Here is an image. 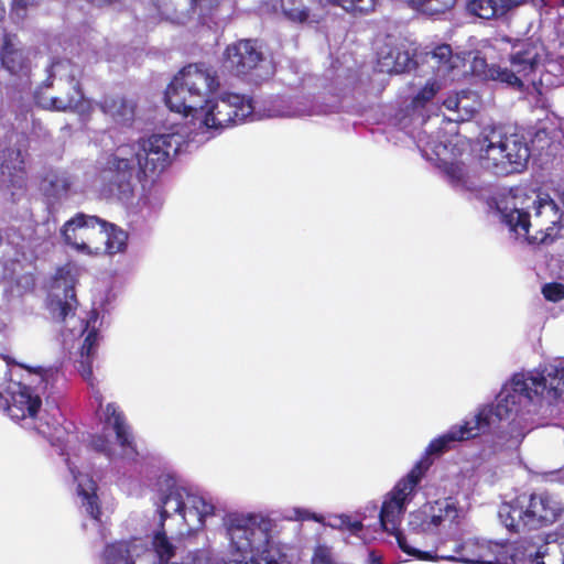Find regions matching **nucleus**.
Instances as JSON below:
<instances>
[{
  "label": "nucleus",
  "mask_w": 564,
  "mask_h": 564,
  "mask_svg": "<svg viewBox=\"0 0 564 564\" xmlns=\"http://www.w3.org/2000/svg\"><path fill=\"white\" fill-rule=\"evenodd\" d=\"M452 542L454 543L453 553H445L440 549L436 557L466 564H499L507 558V546L503 543L478 539Z\"/></svg>",
  "instance_id": "16"
},
{
  "label": "nucleus",
  "mask_w": 564,
  "mask_h": 564,
  "mask_svg": "<svg viewBox=\"0 0 564 564\" xmlns=\"http://www.w3.org/2000/svg\"><path fill=\"white\" fill-rule=\"evenodd\" d=\"M224 74L260 85L274 75V66L258 40L240 39L228 44L220 57Z\"/></svg>",
  "instance_id": "4"
},
{
  "label": "nucleus",
  "mask_w": 564,
  "mask_h": 564,
  "mask_svg": "<svg viewBox=\"0 0 564 564\" xmlns=\"http://www.w3.org/2000/svg\"><path fill=\"white\" fill-rule=\"evenodd\" d=\"M42 1L43 0H12L11 14L24 19L26 17V10L30 7L39 6Z\"/></svg>",
  "instance_id": "41"
},
{
  "label": "nucleus",
  "mask_w": 564,
  "mask_h": 564,
  "mask_svg": "<svg viewBox=\"0 0 564 564\" xmlns=\"http://www.w3.org/2000/svg\"><path fill=\"white\" fill-rule=\"evenodd\" d=\"M77 283V269L74 264L66 263L59 267L54 275V288L62 289L63 294L54 293L47 299V310L51 316L65 322L68 316H73L78 306L75 285Z\"/></svg>",
  "instance_id": "18"
},
{
  "label": "nucleus",
  "mask_w": 564,
  "mask_h": 564,
  "mask_svg": "<svg viewBox=\"0 0 564 564\" xmlns=\"http://www.w3.org/2000/svg\"><path fill=\"white\" fill-rule=\"evenodd\" d=\"M505 223L514 232H522L530 245L550 246L561 237V216L552 200L538 202L533 223L530 214L523 209L512 208L502 212Z\"/></svg>",
  "instance_id": "6"
},
{
  "label": "nucleus",
  "mask_w": 564,
  "mask_h": 564,
  "mask_svg": "<svg viewBox=\"0 0 564 564\" xmlns=\"http://www.w3.org/2000/svg\"><path fill=\"white\" fill-rule=\"evenodd\" d=\"M219 87V76L212 65L191 63L181 68L167 85L165 104L171 111L188 117Z\"/></svg>",
  "instance_id": "1"
},
{
  "label": "nucleus",
  "mask_w": 564,
  "mask_h": 564,
  "mask_svg": "<svg viewBox=\"0 0 564 564\" xmlns=\"http://www.w3.org/2000/svg\"><path fill=\"white\" fill-rule=\"evenodd\" d=\"M78 496L82 498V505L91 519L101 522V506L97 495V484L93 479H88V488H84L83 484H78Z\"/></svg>",
  "instance_id": "31"
},
{
  "label": "nucleus",
  "mask_w": 564,
  "mask_h": 564,
  "mask_svg": "<svg viewBox=\"0 0 564 564\" xmlns=\"http://www.w3.org/2000/svg\"><path fill=\"white\" fill-rule=\"evenodd\" d=\"M6 404H7V399L0 392V408H4Z\"/></svg>",
  "instance_id": "48"
},
{
  "label": "nucleus",
  "mask_w": 564,
  "mask_h": 564,
  "mask_svg": "<svg viewBox=\"0 0 564 564\" xmlns=\"http://www.w3.org/2000/svg\"><path fill=\"white\" fill-rule=\"evenodd\" d=\"M543 296L551 302H558L564 299V284L557 282L546 283L542 288Z\"/></svg>",
  "instance_id": "39"
},
{
  "label": "nucleus",
  "mask_w": 564,
  "mask_h": 564,
  "mask_svg": "<svg viewBox=\"0 0 564 564\" xmlns=\"http://www.w3.org/2000/svg\"><path fill=\"white\" fill-rule=\"evenodd\" d=\"M430 465L431 463L427 459L419 462L386 496L379 512V520L383 530H397V527H400L401 516L404 512V501L414 491Z\"/></svg>",
  "instance_id": "15"
},
{
  "label": "nucleus",
  "mask_w": 564,
  "mask_h": 564,
  "mask_svg": "<svg viewBox=\"0 0 564 564\" xmlns=\"http://www.w3.org/2000/svg\"><path fill=\"white\" fill-rule=\"evenodd\" d=\"M253 106L249 98L235 93H226L215 99H206L189 116L200 129L220 131L232 124L243 122L251 116Z\"/></svg>",
  "instance_id": "7"
},
{
  "label": "nucleus",
  "mask_w": 564,
  "mask_h": 564,
  "mask_svg": "<svg viewBox=\"0 0 564 564\" xmlns=\"http://www.w3.org/2000/svg\"><path fill=\"white\" fill-rule=\"evenodd\" d=\"M443 172L453 184L466 183L467 171L463 162H445Z\"/></svg>",
  "instance_id": "37"
},
{
  "label": "nucleus",
  "mask_w": 564,
  "mask_h": 564,
  "mask_svg": "<svg viewBox=\"0 0 564 564\" xmlns=\"http://www.w3.org/2000/svg\"><path fill=\"white\" fill-rule=\"evenodd\" d=\"M227 534L232 554L238 557L231 560L234 564H279L270 555H246L253 552H265L271 541L272 522L270 519L256 514H228L226 520Z\"/></svg>",
  "instance_id": "3"
},
{
  "label": "nucleus",
  "mask_w": 564,
  "mask_h": 564,
  "mask_svg": "<svg viewBox=\"0 0 564 564\" xmlns=\"http://www.w3.org/2000/svg\"><path fill=\"white\" fill-rule=\"evenodd\" d=\"M138 164L135 152L129 144H122L108 158L105 172L111 195L120 200L132 198L133 178L137 177Z\"/></svg>",
  "instance_id": "14"
},
{
  "label": "nucleus",
  "mask_w": 564,
  "mask_h": 564,
  "mask_svg": "<svg viewBox=\"0 0 564 564\" xmlns=\"http://www.w3.org/2000/svg\"><path fill=\"white\" fill-rule=\"evenodd\" d=\"M90 446L99 453L110 455V443L109 440L104 435H94L90 441Z\"/></svg>",
  "instance_id": "42"
},
{
  "label": "nucleus",
  "mask_w": 564,
  "mask_h": 564,
  "mask_svg": "<svg viewBox=\"0 0 564 564\" xmlns=\"http://www.w3.org/2000/svg\"><path fill=\"white\" fill-rule=\"evenodd\" d=\"M185 489L178 487L174 480H166V490L160 501V527H164V522L172 513L185 517Z\"/></svg>",
  "instance_id": "24"
},
{
  "label": "nucleus",
  "mask_w": 564,
  "mask_h": 564,
  "mask_svg": "<svg viewBox=\"0 0 564 564\" xmlns=\"http://www.w3.org/2000/svg\"><path fill=\"white\" fill-rule=\"evenodd\" d=\"M544 45L532 39L518 40L511 46L509 63L511 68L491 65L488 75L491 79L511 86L518 90L524 88L522 78L534 74L542 62Z\"/></svg>",
  "instance_id": "8"
},
{
  "label": "nucleus",
  "mask_w": 564,
  "mask_h": 564,
  "mask_svg": "<svg viewBox=\"0 0 564 564\" xmlns=\"http://www.w3.org/2000/svg\"><path fill=\"white\" fill-rule=\"evenodd\" d=\"M563 512L561 499L544 490L517 496L501 507L499 517L510 532L521 533L552 525Z\"/></svg>",
  "instance_id": "2"
},
{
  "label": "nucleus",
  "mask_w": 564,
  "mask_h": 564,
  "mask_svg": "<svg viewBox=\"0 0 564 564\" xmlns=\"http://www.w3.org/2000/svg\"><path fill=\"white\" fill-rule=\"evenodd\" d=\"M561 6L564 7V0H561Z\"/></svg>",
  "instance_id": "51"
},
{
  "label": "nucleus",
  "mask_w": 564,
  "mask_h": 564,
  "mask_svg": "<svg viewBox=\"0 0 564 564\" xmlns=\"http://www.w3.org/2000/svg\"><path fill=\"white\" fill-rule=\"evenodd\" d=\"M93 360L94 357H88L84 355V357H82V360H79L78 362V371L80 372L82 377L87 381L93 379Z\"/></svg>",
  "instance_id": "43"
},
{
  "label": "nucleus",
  "mask_w": 564,
  "mask_h": 564,
  "mask_svg": "<svg viewBox=\"0 0 564 564\" xmlns=\"http://www.w3.org/2000/svg\"><path fill=\"white\" fill-rule=\"evenodd\" d=\"M0 11H1V13H3V12H4V9L0 7Z\"/></svg>",
  "instance_id": "52"
},
{
  "label": "nucleus",
  "mask_w": 564,
  "mask_h": 564,
  "mask_svg": "<svg viewBox=\"0 0 564 564\" xmlns=\"http://www.w3.org/2000/svg\"><path fill=\"white\" fill-rule=\"evenodd\" d=\"M35 372L41 375L42 379L46 380L47 370H43L42 368H39V370H35Z\"/></svg>",
  "instance_id": "47"
},
{
  "label": "nucleus",
  "mask_w": 564,
  "mask_h": 564,
  "mask_svg": "<svg viewBox=\"0 0 564 564\" xmlns=\"http://www.w3.org/2000/svg\"><path fill=\"white\" fill-rule=\"evenodd\" d=\"M10 397V401L7 400V404L2 409L15 421L26 417L34 419L42 406L41 397L31 387L21 382L11 389Z\"/></svg>",
  "instance_id": "21"
},
{
  "label": "nucleus",
  "mask_w": 564,
  "mask_h": 564,
  "mask_svg": "<svg viewBox=\"0 0 564 564\" xmlns=\"http://www.w3.org/2000/svg\"><path fill=\"white\" fill-rule=\"evenodd\" d=\"M536 564H564V536L546 540L535 553Z\"/></svg>",
  "instance_id": "30"
},
{
  "label": "nucleus",
  "mask_w": 564,
  "mask_h": 564,
  "mask_svg": "<svg viewBox=\"0 0 564 564\" xmlns=\"http://www.w3.org/2000/svg\"><path fill=\"white\" fill-rule=\"evenodd\" d=\"M379 65L382 72L400 74L414 67L415 62L408 51L389 47L388 51L381 50L379 53Z\"/></svg>",
  "instance_id": "25"
},
{
  "label": "nucleus",
  "mask_w": 564,
  "mask_h": 564,
  "mask_svg": "<svg viewBox=\"0 0 564 564\" xmlns=\"http://www.w3.org/2000/svg\"><path fill=\"white\" fill-rule=\"evenodd\" d=\"M338 524L337 527L340 530L348 531L349 533L354 535H358L359 532L362 531L364 524L360 520L354 519L351 516L348 514H341L337 518Z\"/></svg>",
  "instance_id": "38"
},
{
  "label": "nucleus",
  "mask_w": 564,
  "mask_h": 564,
  "mask_svg": "<svg viewBox=\"0 0 564 564\" xmlns=\"http://www.w3.org/2000/svg\"><path fill=\"white\" fill-rule=\"evenodd\" d=\"M543 4L547 3V0H540Z\"/></svg>",
  "instance_id": "49"
},
{
  "label": "nucleus",
  "mask_w": 564,
  "mask_h": 564,
  "mask_svg": "<svg viewBox=\"0 0 564 564\" xmlns=\"http://www.w3.org/2000/svg\"><path fill=\"white\" fill-rule=\"evenodd\" d=\"M80 67L68 58H58L54 61L48 69L46 78L47 86H53V83L65 82L68 86L66 93L62 96L52 97L43 105L45 109L53 111H77L84 113L91 110L90 102L85 99L80 86Z\"/></svg>",
  "instance_id": "10"
},
{
  "label": "nucleus",
  "mask_w": 564,
  "mask_h": 564,
  "mask_svg": "<svg viewBox=\"0 0 564 564\" xmlns=\"http://www.w3.org/2000/svg\"><path fill=\"white\" fill-rule=\"evenodd\" d=\"M99 109L118 124L129 126L133 121L135 106L120 95H105L98 102Z\"/></svg>",
  "instance_id": "23"
},
{
  "label": "nucleus",
  "mask_w": 564,
  "mask_h": 564,
  "mask_svg": "<svg viewBox=\"0 0 564 564\" xmlns=\"http://www.w3.org/2000/svg\"><path fill=\"white\" fill-rule=\"evenodd\" d=\"M172 134H153L129 144L135 152L137 180L143 188L151 186L171 163V153L176 151Z\"/></svg>",
  "instance_id": "11"
},
{
  "label": "nucleus",
  "mask_w": 564,
  "mask_h": 564,
  "mask_svg": "<svg viewBox=\"0 0 564 564\" xmlns=\"http://www.w3.org/2000/svg\"><path fill=\"white\" fill-rule=\"evenodd\" d=\"M104 249L100 254L115 256L124 252L128 245V232L116 224L105 220Z\"/></svg>",
  "instance_id": "27"
},
{
  "label": "nucleus",
  "mask_w": 564,
  "mask_h": 564,
  "mask_svg": "<svg viewBox=\"0 0 564 564\" xmlns=\"http://www.w3.org/2000/svg\"><path fill=\"white\" fill-rule=\"evenodd\" d=\"M487 144L481 148V165L497 176L522 172L530 158V149L524 138L518 133H501L492 130L486 135Z\"/></svg>",
  "instance_id": "5"
},
{
  "label": "nucleus",
  "mask_w": 564,
  "mask_h": 564,
  "mask_svg": "<svg viewBox=\"0 0 564 564\" xmlns=\"http://www.w3.org/2000/svg\"><path fill=\"white\" fill-rule=\"evenodd\" d=\"M102 558L105 564H135L129 544L124 541L107 544L102 552Z\"/></svg>",
  "instance_id": "33"
},
{
  "label": "nucleus",
  "mask_w": 564,
  "mask_h": 564,
  "mask_svg": "<svg viewBox=\"0 0 564 564\" xmlns=\"http://www.w3.org/2000/svg\"><path fill=\"white\" fill-rule=\"evenodd\" d=\"M98 339H99V334H98L97 329L91 328L90 330H88V333L84 339L83 346H82V350H80L82 357H84V355H86L88 357H95V352H96L95 348L98 345Z\"/></svg>",
  "instance_id": "40"
},
{
  "label": "nucleus",
  "mask_w": 564,
  "mask_h": 564,
  "mask_svg": "<svg viewBox=\"0 0 564 564\" xmlns=\"http://www.w3.org/2000/svg\"><path fill=\"white\" fill-rule=\"evenodd\" d=\"M521 0H467L468 14L484 20H497L519 7Z\"/></svg>",
  "instance_id": "22"
},
{
  "label": "nucleus",
  "mask_w": 564,
  "mask_h": 564,
  "mask_svg": "<svg viewBox=\"0 0 564 564\" xmlns=\"http://www.w3.org/2000/svg\"><path fill=\"white\" fill-rule=\"evenodd\" d=\"M491 411L480 409L459 425H453L446 433L432 440L426 447L427 455H442L453 449L457 443L475 438L490 427Z\"/></svg>",
  "instance_id": "17"
},
{
  "label": "nucleus",
  "mask_w": 564,
  "mask_h": 564,
  "mask_svg": "<svg viewBox=\"0 0 564 564\" xmlns=\"http://www.w3.org/2000/svg\"><path fill=\"white\" fill-rule=\"evenodd\" d=\"M384 531L391 535H394L398 546L401 549L402 552L406 553L408 555L414 556L421 561L440 560V557H436V553H440L438 547L434 551V554H432L431 552L421 551L415 547H412L408 543L406 536L400 530V527H397V530H384Z\"/></svg>",
  "instance_id": "35"
},
{
  "label": "nucleus",
  "mask_w": 564,
  "mask_h": 564,
  "mask_svg": "<svg viewBox=\"0 0 564 564\" xmlns=\"http://www.w3.org/2000/svg\"><path fill=\"white\" fill-rule=\"evenodd\" d=\"M69 178L58 171L48 170L41 180V189L43 193L54 199L66 196L70 189Z\"/></svg>",
  "instance_id": "28"
},
{
  "label": "nucleus",
  "mask_w": 564,
  "mask_h": 564,
  "mask_svg": "<svg viewBox=\"0 0 564 564\" xmlns=\"http://www.w3.org/2000/svg\"><path fill=\"white\" fill-rule=\"evenodd\" d=\"M425 61L432 62L431 67L436 75L447 76L457 67L456 61H459V57H454L449 44H440L431 52L425 53Z\"/></svg>",
  "instance_id": "26"
},
{
  "label": "nucleus",
  "mask_w": 564,
  "mask_h": 564,
  "mask_svg": "<svg viewBox=\"0 0 564 564\" xmlns=\"http://www.w3.org/2000/svg\"><path fill=\"white\" fill-rule=\"evenodd\" d=\"M192 3H193V4H196V3H197V0H192Z\"/></svg>",
  "instance_id": "50"
},
{
  "label": "nucleus",
  "mask_w": 564,
  "mask_h": 564,
  "mask_svg": "<svg viewBox=\"0 0 564 564\" xmlns=\"http://www.w3.org/2000/svg\"><path fill=\"white\" fill-rule=\"evenodd\" d=\"M106 421L112 424L116 438L120 446L132 448L133 440L130 435L123 413L118 411L113 403H108L106 406Z\"/></svg>",
  "instance_id": "29"
},
{
  "label": "nucleus",
  "mask_w": 564,
  "mask_h": 564,
  "mask_svg": "<svg viewBox=\"0 0 564 564\" xmlns=\"http://www.w3.org/2000/svg\"><path fill=\"white\" fill-rule=\"evenodd\" d=\"M406 6L415 12L425 15H440L454 8L457 0H404Z\"/></svg>",
  "instance_id": "32"
},
{
  "label": "nucleus",
  "mask_w": 564,
  "mask_h": 564,
  "mask_svg": "<svg viewBox=\"0 0 564 564\" xmlns=\"http://www.w3.org/2000/svg\"><path fill=\"white\" fill-rule=\"evenodd\" d=\"M31 140L26 132L10 127L0 143V177L10 188L25 191L28 185L26 162Z\"/></svg>",
  "instance_id": "9"
},
{
  "label": "nucleus",
  "mask_w": 564,
  "mask_h": 564,
  "mask_svg": "<svg viewBox=\"0 0 564 564\" xmlns=\"http://www.w3.org/2000/svg\"><path fill=\"white\" fill-rule=\"evenodd\" d=\"M444 105L449 110H457L459 106V100L457 98H448L444 101Z\"/></svg>",
  "instance_id": "44"
},
{
  "label": "nucleus",
  "mask_w": 564,
  "mask_h": 564,
  "mask_svg": "<svg viewBox=\"0 0 564 564\" xmlns=\"http://www.w3.org/2000/svg\"><path fill=\"white\" fill-rule=\"evenodd\" d=\"M511 389L520 397L534 401L546 393L558 399L564 393V358L546 366L542 371L513 375Z\"/></svg>",
  "instance_id": "12"
},
{
  "label": "nucleus",
  "mask_w": 564,
  "mask_h": 564,
  "mask_svg": "<svg viewBox=\"0 0 564 564\" xmlns=\"http://www.w3.org/2000/svg\"><path fill=\"white\" fill-rule=\"evenodd\" d=\"M459 517V510L449 499L425 503L409 516V528L416 533H435L444 523H453Z\"/></svg>",
  "instance_id": "20"
},
{
  "label": "nucleus",
  "mask_w": 564,
  "mask_h": 564,
  "mask_svg": "<svg viewBox=\"0 0 564 564\" xmlns=\"http://www.w3.org/2000/svg\"><path fill=\"white\" fill-rule=\"evenodd\" d=\"M37 53L25 46L17 34L4 33L0 45V65L19 79H29L35 66Z\"/></svg>",
  "instance_id": "19"
},
{
  "label": "nucleus",
  "mask_w": 564,
  "mask_h": 564,
  "mask_svg": "<svg viewBox=\"0 0 564 564\" xmlns=\"http://www.w3.org/2000/svg\"><path fill=\"white\" fill-rule=\"evenodd\" d=\"M102 223L105 219L98 216L77 213L62 226L61 236L73 249L88 256H99L104 249Z\"/></svg>",
  "instance_id": "13"
},
{
  "label": "nucleus",
  "mask_w": 564,
  "mask_h": 564,
  "mask_svg": "<svg viewBox=\"0 0 564 564\" xmlns=\"http://www.w3.org/2000/svg\"><path fill=\"white\" fill-rule=\"evenodd\" d=\"M440 86L435 83H427L419 93L412 98L411 105L413 108H424L431 100L434 99Z\"/></svg>",
  "instance_id": "36"
},
{
  "label": "nucleus",
  "mask_w": 564,
  "mask_h": 564,
  "mask_svg": "<svg viewBox=\"0 0 564 564\" xmlns=\"http://www.w3.org/2000/svg\"><path fill=\"white\" fill-rule=\"evenodd\" d=\"M369 564H382L381 557L378 556L375 551L369 553Z\"/></svg>",
  "instance_id": "45"
},
{
  "label": "nucleus",
  "mask_w": 564,
  "mask_h": 564,
  "mask_svg": "<svg viewBox=\"0 0 564 564\" xmlns=\"http://www.w3.org/2000/svg\"><path fill=\"white\" fill-rule=\"evenodd\" d=\"M202 503H203V510L200 511V513L209 514V513L213 512V506L212 505H207L204 501H202Z\"/></svg>",
  "instance_id": "46"
},
{
  "label": "nucleus",
  "mask_w": 564,
  "mask_h": 564,
  "mask_svg": "<svg viewBox=\"0 0 564 564\" xmlns=\"http://www.w3.org/2000/svg\"><path fill=\"white\" fill-rule=\"evenodd\" d=\"M283 15L293 23H306L310 20L311 10L303 6L302 0H281Z\"/></svg>",
  "instance_id": "34"
}]
</instances>
